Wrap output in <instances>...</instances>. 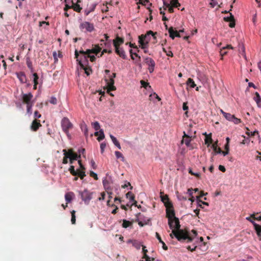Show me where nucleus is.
<instances>
[{
  "mask_svg": "<svg viewBox=\"0 0 261 261\" xmlns=\"http://www.w3.org/2000/svg\"><path fill=\"white\" fill-rule=\"evenodd\" d=\"M174 229H172V233L170 234L172 238L174 236L179 241H187V242H191L193 241L192 237L189 236L187 230L180 229L179 221L176 217L174 219Z\"/></svg>",
  "mask_w": 261,
  "mask_h": 261,
  "instance_id": "obj_1",
  "label": "nucleus"
},
{
  "mask_svg": "<svg viewBox=\"0 0 261 261\" xmlns=\"http://www.w3.org/2000/svg\"><path fill=\"white\" fill-rule=\"evenodd\" d=\"M64 157L62 163L64 164L68 163V159H69L70 164H72L74 161L77 160L81 158V154H77L73 151V149H69L67 151L66 149L63 150Z\"/></svg>",
  "mask_w": 261,
  "mask_h": 261,
  "instance_id": "obj_2",
  "label": "nucleus"
},
{
  "mask_svg": "<svg viewBox=\"0 0 261 261\" xmlns=\"http://www.w3.org/2000/svg\"><path fill=\"white\" fill-rule=\"evenodd\" d=\"M61 127L63 131L66 134L69 139L71 138V135L69 133L70 129L73 127V124L67 117H64L61 120Z\"/></svg>",
  "mask_w": 261,
  "mask_h": 261,
  "instance_id": "obj_3",
  "label": "nucleus"
},
{
  "mask_svg": "<svg viewBox=\"0 0 261 261\" xmlns=\"http://www.w3.org/2000/svg\"><path fill=\"white\" fill-rule=\"evenodd\" d=\"M80 53L81 54L79 61H77L79 64L81 68H84V66H87L88 64V54L90 53H87V50L84 51L83 50H80Z\"/></svg>",
  "mask_w": 261,
  "mask_h": 261,
  "instance_id": "obj_4",
  "label": "nucleus"
},
{
  "mask_svg": "<svg viewBox=\"0 0 261 261\" xmlns=\"http://www.w3.org/2000/svg\"><path fill=\"white\" fill-rule=\"evenodd\" d=\"M156 32L153 33L152 31H149L145 35H141L139 36V42H143L145 43H148L150 40L151 36L153 37L154 40L156 39L155 35Z\"/></svg>",
  "mask_w": 261,
  "mask_h": 261,
  "instance_id": "obj_5",
  "label": "nucleus"
},
{
  "mask_svg": "<svg viewBox=\"0 0 261 261\" xmlns=\"http://www.w3.org/2000/svg\"><path fill=\"white\" fill-rule=\"evenodd\" d=\"M33 97V94L30 92L29 93H22L21 94V99L23 103L26 105H29L30 103H34V101L32 100V98Z\"/></svg>",
  "mask_w": 261,
  "mask_h": 261,
  "instance_id": "obj_6",
  "label": "nucleus"
},
{
  "mask_svg": "<svg viewBox=\"0 0 261 261\" xmlns=\"http://www.w3.org/2000/svg\"><path fill=\"white\" fill-rule=\"evenodd\" d=\"M80 28L81 30L85 29L87 32H91L94 30V27L93 24L87 21H84L80 24Z\"/></svg>",
  "mask_w": 261,
  "mask_h": 261,
  "instance_id": "obj_7",
  "label": "nucleus"
},
{
  "mask_svg": "<svg viewBox=\"0 0 261 261\" xmlns=\"http://www.w3.org/2000/svg\"><path fill=\"white\" fill-rule=\"evenodd\" d=\"M145 63L148 66V69L150 73L153 72L155 67V62L154 60L149 57L144 58Z\"/></svg>",
  "mask_w": 261,
  "mask_h": 261,
  "instance_id": "obj_8",
  "label": "nucleus"
},
{
  "mask_svg": "<svg viewBox=\"0 0 261 261\" xmlns=\"http://www.w3.org/2000/svg\"><path fill=\"white\" fill-rule=\"evenodd\" d=\"M166 217L168 218V219H169V223H170V225H171L170 224V222H171V220L170 219H172V218H174L175 219V217H176L175 216V212H174V211L173 210V205L172 206H167L166 207Z\"/></svg>",
  "mask_w": 261,
  "mask_h": 261,
  "instance_id": "obj_9",
  "label": "nucleus"
},
{
  "mask_svg": "<svg viewBox=\"0 0 261 261\" xmlns=\"http://www.w3.org/2000/svg\"><path fill=\"white\" fill-rule=\"evenodd\" d=\"M81 198L85 203H88L92 199V193L90 192L87 190H85L83 192H81Z\"/></svg>",
  "mask_w": 261,
  "mask_h": 261,
  "instance_id": "obj_10",
  "label": "nucleus"
},
{
  "mask_svg": "<svg viewBox=\"0 0 261 261\" xmlns=\"http://www.w3.org/2000/svg\"><path fill=\"white\" fill-rule=\"evenodd\" d=\"M107 83V92L109 93L111 91H114L116 89L114 86V80L113 77H109V79H105Z\"/></svg>",
  "mask_w": 261,
  "mask_h": 261,
  "instance_id": "obj_11",
  "label": "nucleus"
},
{
  "mask_svg": "<svg viewBox=\"0 0 261 261\" xmlns=\"http://www.w3.org/2000/svg\"><path fill=\"white\" fill-rule=\"evenodd\" d=\"M161 201L164 203L165 207L167 206H172V203L169 200L168 196L167 195H164L163 192H160Z\"/></svg>",
  "mask_w": 261,
  "mask_h": 261,
  "instance_id": "obj_12",
  "label": "nucleus"
},
{
  "mask_svg": "<svg viewBox=\"0 0 261 261\" xmlns=\"http://www.w3.org/2000/svg\"><path fill=\"white\" fill-rule=\"evenodd\" d=\"M168 32L169 34L170 37L172 39H174L175 37H181V35L179 32H178L176 30H174V28L172 27L169 28Z\"/></svg>",
  "mask_w": 261,
  "mask_h": 261,
  "instance_id": "obj_13",
  "label": "nucleus"
},
{
  "mask_svg": "<svg viewBox=\"0 0 261 261\" xmlns=\"http://www.w3.org/2000/svg\"><path fill=\"white\" fill-rule=\"evenodd\" d=\"M115 53L119 56L120 57L122 58L123 59H126V56L125 55V51L123 49V48L121 47H117V45H115Z\"/></svg>",
  "mask_w": 261,
  "mask_h": 261,
  "instance_id": "obj_14",
  "label": "nucleus"
},
{
  "mask_svg": "<svg viewBox=\"0 0 261 261\" xmlns=\"http://www.w3.org/2000/svg\"><path fill=\"white\" fill-rule=\"evenodd\" d=\"M224 20L226 22H229V27L232 28L235 27V21L233 15L230 13L229 17H224Z\"/></svg>",
  "mask_w": 261,
  "mask_h": 261,
  "instance_id": "obj_15",
  "label": "nucleus"
},
{
  "mask_svg": "<svg viewBox=\"0 0 261 261\" xmlns=\"http://www.w3.org/2000/svg\"><path fill=\"white\" fill-rule=\"evenodd\" d=\"M101 49V47L98 45H95L93 48L91 49H87V53L90 54L93 53L95 54L96 55H97L98 54L100 51Z\"/></svg>",
  "mask_w": 261,
  "mask_h": 261,
  "instance_id": "obj_16",
  "label": "nucleus"
},
{
  "mask_svg": "<svg viewBox=\"0 0 261 261\" xmlns=\"http://www.w3.org/2000/svg\"><path fill=\"white\" fill-rule=\"evenodd\" d=\"M17 77L19 79L21 83L24 84L27 82V77L23 72H19L16 73Z\"/></svg>",
  "mask_w": 261,
  "mask_h": 261,
  "instance_id": "obj_17",
  "label": "nucleus"
},
{
  "mask_svg": "<svg viewBox=\"0 0 261 261\" xmlns=\"http://www.w3.org/2000/svg\"><path fill=\"white\" fill-rule=\"evenodd\" d=\"M124 43V39L119 36H117L115 39L113 40V45L115 47V45H117V47H120V45Z\"/></svg>",
  "mask_w": 261,
  "mask_h": 261,
  "instance_id": "obj_18",
  "label": "nucleus"
},
{
  "mask_svg": "<svg viewBox=\"0 0 261 261\" xmlns=\"http://www.w3.org/2000/svg\"><path fill=\"white\" fill-rule=\"evenodd\" d=\"M74 1H75V3L74 1H72V8L74 10V11L77 12H80L82 9L79 5L80 2H77V0H74Z\"/></svg>",
  "mask_w": 261,
  "mask_h": 261,
  "instance_id": "obj_19",
  "label": "nucleus"
},
{
  "mask_svg": "<svg viewBox=\"0 0 261 261\" xmlns=\"http://www.w3.org/2000/svg\"><path fill=\"white\" fill-rule=\"evenodd\" d=\"M191 141V139L190 136L187 135L184 132L182 142L184 143L187 146H189Z\"/></svg>",
  "mask_w": 261,
  "mask_h": 261,
  "instance_id": "obj_20",
  "label": "nucleus"
},
{
  "mask_svg": "<svg viewBox=\"0 0 261 261\" xmlns=\"http://www.w3.org/2000/svg\"><path fill=\"white\" fill-rule=\"evenodd\" d=\"M41 126V124L40 123V121H38L35 119L32 123L31 129L34 131H36Z\"/></svg>",
  "mask_w": 261,
  "mask_h": 261,
  "instance_id": "obj_21",
  "label": "nucleus"
},
{
  "mask_svg": "<svg viewBox=\"0 0 261 261\" xmlns=\"http://www.w3.org/2000/svg\"><path fill=\"white\" fill-rule=\"evenodd\" d=\"M254 228L259 240L261 241V225L257 224V223H254Z\"/></svg>",
  "mask_w": 261,
  "mask_h": 261,
  "instance_id": "obj_22",
  "label": "nucleus"
},
{
  "mask_svg": "<svg viewBox=\"0 0 261 261\" xmlns=\"http://www.w3.org/2000/svg\"><path fill=\"white\" fill-rule=\"evenodd\" d=\"M221 113L223 116L228 121H231L232 119L234 118V115H231L230 113H226L223 110H220Z\"/></svg>",
  "mask_w": 261,
  "mask_h": 261,
  "instance_id": "obj_23",
  "label": "nucleus"
},
{
  "mask_svg": "<svg viewBox=\"0 0 261 261\" xmlns=\"http://www.w3.org/2000/svg\"><path fill=\"white\" fill-rule=\"evenodd\" d=\"M73 195L74 194L73 192H68L65 194V198L67 202V204L71 202Z\"/></svg>",
  "mask_w": 261,
  "mask_h": 261,
  "instance_id": "obj_24",
  "label": "nucleus"
},
{
  "mask_svg": "<svg viewBox=\"0 0 261 261\" xmlns=\"http://www.w3.org/2000/svg\"><path fill=\"white\" fill-rule=\"evenodd\" d=\"M102 184L105 189L107 190H111L110 188V182L107 178H105L102 180Z\"/></svg>",
  "mask_w": 261,
  "mask_h": 261,
  "instance_id": "obj_25",
  "label": "nucleus"
},
{
  "mask_svg": "<svg viewBox=\"0 0 261 261\" xmlns=\"http://www.w3.org/2000/svg\"><path fill=\"white\" fill-rule=\"evenodd\" d=\"M110 137L115 146H116L119 149H121V146L117 139L112 135H110Z\"/></svg>",
  "mask_w": 261,
  "mask_h": 261,
  "instance_id": "obj_26",
  "label": "nucleus"
},
{
  "mask_svg": "<svg viewBox=\"0 0 261 261\" xmlns=\"http://www.w3.org/2000/svg\"><path fill=\"white\" fill-rule=\"evenodd\" d=\"M253 99L256 101L258 106H259V105L261 103V97L258 92H255Z\"/></svg>",
  "mask_w": 261,
  "mask_h": 261,
  "instance_id": "obj_27",
  "label": "nucleus"
},
{
  "mask_svg": "<svg viewBox=\"0 0 261 261\" xmlns=\"http://www.w3.org/2000/svg\"><path fill=\"white\" fill-rule=\"evenodd\" d=\"M212 147L213 148L214 151L216 153H221L222 152V150L220 148L217 147V142H215L212 145Z\"/></svg>",
  "mask_w": 261,
  "mask_h": 261,
  "instance_id": "obj_28",
  "label": "nucleus"
},
{
  "mask_svg": "<svg viewBox=\"0 0 261 261\" xmlns=\"http://www.w3.org/2000/svg\"><path fill=\"white\" fill-rule=\"evenodd\" d=\"M205 135H206V137L205 139V143L206 144H207L208 146L210 144L212 143V142H213V140L211 137V134H210L209 135H207L205 134Z\"/></svg>",
  "mask_w": 261,
  "mask_h": 261,
  "instance_id": "obj_29",
  "label": "nucleus"
},
{
  "mask_svg": "<svg viewBox=\"0 0 261 261\" xmlns=\"http://www.w3.org/2000/svg\"><path fill=\"white\" fill-rule=\"evenodd\" d=\"M187 84L191 88H194L196 86L194 81L191 78H189L187 81Z\"/></svg>",
  "mask_w": 261,
  "mask_h": 261,
  "instance_id": "obj_30",
  "label": "nucleus"
},
{
  "mask_svg": "<svg viewBox=\"0 0 261 261\" xmlns=\"http://www.w3.org/2000/svg\"><path fill=\"white\" fill-rule=\"evenodd\" d=\"M33 76H34V89H37V85H38V76L37 75V74L36 73H34L33 74Z\"/></svg>",
  "mask_w": 261,
  "mask_h": 261,
  "instance_id": "obj_31",
  "label": "nucleus"
},
{
  "mask_svg": "<svg viewBox=\"0 0 261 261\" xmlns=\"http://www.w3.org/2000/svg\"><path fill=\"white\" fill-rule=\"evenodd\" d=\"M69 171L70 173L73 175V176H77V174L78 173L77 170H75L74 169V166L73 165L70 166V167L69 168Z\"/></svg>",
  "mask_w": 261,
  "mask_h": 261,
  "instance_id": "obj_32",
  "label": "nucleus"
},
{
  "mask_svg": "<svg viewBox=\"0 0 261 261\" xmlns=\"http://www.w3.org/2000/svg\"><path fill=\"white\" fill-rule=\"evenodd\" d=\"M78 173L77 175L80 177L81 179H83L86 176L85 170L77 169Z\"/></svg>",
  "mask_w": 261,
  "mask_h": 261,
  "instance_id": "obj_33",
  "label": "nucleus"
},
{
  "mask_svg": "<svg viewBox=\"0 0 261 261\" xmlns=\"http://www.w3.org/2000/svg\"><path fill=\"white\" fill-rule=\"evenodd\" d=\"M132 225V223L129 221L126 220H123V223L122 226L123 228H127L128 227L131 226Z\"/></svg>",
  "mask_w": 261,
  "mask_h": 261,
  "instance_id": "obj_34",
  "label": "nucleus"
},
{
  "mask_svg": "<svg viewBox=\"0 0 261 261\" xmlns=\"http://www.w3.org/2000/svg\"><path fill=\"white\" fill-rule=\"evenodd\" d=\"M126 197L132 201H135V195L131 192H128L126 194Z\"/></svg>",
  "mask_w": 261,
  "mask_h": 261,
  "instance_id": "obj_35",
  "label": "nucleus"
},
{
  "mask_svg": "<svg viewBox=\"0 0 261 261\" xmlns=\"http://www.w3.org/2000/svg\"><path fill=\"white\" fill-rule=\"evenodd\" d=\"M129 53L130 54V57L132 60H134V55L137 58H139V61H141V57L136 53H133V50L130 49L129 50Z\"/></svg>",
  "mask_w": 261,
  "mask_h": 261,
  "instance_id": "obj_36",
  "label": "nucleus"
},
{
  "mask_svg": "<svg viewBox=\"0 0 261 261\" xmlns=\"http://www.w3.org/2000/svg\"><path fill=\"white\" fill-rule=\"evenodd\" d=\"M170 4L172 6L175 8H178L180 5V4L178 3V0H171Z\"/></svg>",
  "mask_w": 261,
  "mask_h": 261,
  "instance_id": "obj_37",
  "label": "nucleus"
},
{
  "mask_svg": "<svg viewBox=\"0 0 261 261\" xmlns=\"http://www.w3.org/2000/svg\"><path fill=\"white\" fill-rule=\"evenodd\" d=\"M71 221L72 224H74L75 223L76 221V218H75V211L73 210L71 212Z\"/></svg>",
  "mask_w": 261,
  "mask_h": 261,
  "instance_id": "obj_38",
  "label": "nucleus"
},
{
  "mask_svg": "<svg viewBox=\"0 0 261 261\" xmlns=\"http://www.w3.org/2000/svg\"><path fill=\"white\" fill-rule=\"evenodd\" d=\"M92 125L96 131L98 130L100 128L99 123L97 121L92 123Z\"/></svg>",
  "mask_w": 261,
  "mask_h": 261,
  "instance_id": "obj_39",
  "label": "nucleus"
},
{
  "mask_svg": "<svg viewBox=\"0 0 261 261\" xmlns=\"http://www.w3.org/2000/svg\"><path fill=\"white\" fill-rule=\"evenodd\" d=\"M81 129L84 131L85 135L87 137L88 136V130L87 125L85 124L82 125Z\"/></svg>",
  "mask_w": 261,
  "mask_h": 261,
  "instance_id": "obj_40",
  "label": "nucleus"
},
{
  "mask_svg": "<svg viewBox=\"0 0 261 261\" xmlns=\"http://www.w3.org/2000/svg\"><path fill=\"white\" fill-rule=\"evenodd\" d=\"M33 105H34V103H30L29 105H27V113L28 114H32V107H33Z\"/></svg>",
  "mask_w": 261,
  "mask_h": 261,
  "instance_id": "obj_41",
  "label": "nucleus"
},
{
  "mask_svg": "<svg viewBox=\"0 0 261 261\" xmlns=\"http://www.w3.org/2000/svg\"><path fill=\"white\" fill-rule=\"evenodd\" d=\"M85 70V73L89 75L92 72L91 69L90 67H87L86 66H84V68H82Z\"/></svg>",
  "mask_w": 261,
  "mask_h": 261,
  "instance_id": "obj_42",
  "label": "nucleus"
},
{
  "mask_svg": "<svg viewBox=\"0 0 261 261\" xmlns=\"http://www.w3.org/2000/svg\"><path fill=\"white\" fill-rule=\"evenodd\" d=\"M99 136L97 138V140L100 141L105 138V135L102 130H99Z\"/></svg>",
  "mask_w": 261,
  "mask_h": 261,
  "instance_id": "obj_43",
  "label": "nucleus"
},
{
  "mask_svg": "<svg viewBox=\"0 0 261 261\" xmlns=\"http://www.w3.org/2000/svg\"><path fill=\"white\" fill-rule=\"evenodd\" d=\"M247 132H246V134L248 136H254L256 134H258V132L257 131V130H255V131H254L253 132H249V129L248 128H247Z\"/></svg>",
  "mask_w": 261,
  "mask_h": 261,
  "instance_id": "obj_44",
  "label": "nucleus"
},
{
  "mask_svg": "<svg viewBox=\"0 0 261 261\" xmlns=\"http://www.w3.org/2000/svg\"><path fill=\"white\" fill-rule=\"evenodd\" d=\"M140 44V46L142 49H147L148 47V43H145L143 42H139Z\"/></svg>",
  "mask_w": 261,
  "mask_h": 261,
  "instance_id": "obj_45",
  "label": "nucleus"
},
{
  "mask_svg": "<svg viewBox=\"0 0 261 261\" xmlns=\"http://www.w3.org/2000/svg\"><path fill=\"white\" fill-rule=\"evenodd\" d=\"M189 173L192 175L195 176L197 178H200V174L199 173H195L192 171L191 169H189Z\"/></svg>",
  "mask_w": 261,
  "mask_h": 261,
  "instance_id": "obj_46",
  "label": "nucleus"
},
{
  "mask_svg": "<svg viewBox=\"0 0 261 261\" xmlns=\"http://www.w3.org/2000/svg\"><path fill=\"white\" fill-rule=\"evenodd\" d=\"M90 176L93 177L95 180H98V176L97 174L93 171H91L90 172Z\"/></svg>",
  "mask_w": 261,
  "mask_h": 261,
  "instance_id": "obj_47",
  "label": "nucleus"
},
{
  "mask_svg": "<svg viewBox=\"0 0 261 261\" xmlns=\"http://www.w3.org/2000/svg\"><path fill=\"white\" fill-rule=\"evenodd\" d=\"M115 154L117 159L122 158V160H123L124 157L123 156L122 154L120 152L116 151H115Z\"/></svg>",
  "mask_w": 261,
  "mask_h": 261,
  "instance_id": "obj_48",
  "label": "nucleus"
},
{
  "mask_svg": "<svg viewBox=\"0 0 261 261\" xmlns=\"http://www.w3.org/2000/svg\"><path fill=\"white\" fill-rule=\"evenodd\" d=\"M231 121L233 122L234 124H238L241 122V120L240 119L236 118L234 116V118L232 119Z\"/></svg>",
  "mask_w": 261,
  "mask_h": 261,
  "instance_id": "obj_49",
  "label": "nucleus"
},
{
  "mask_svg": "<svg viewBox=\"0 0 261 261\" xmlns=\"http://www.w3.org/2000/svg\"><path fill=\"white\" fill-rule=\"evenodd\" d=\"M170 219L171 220V222H170L171 225H170L169 221H168V224H169V227L170 228V229H173L174 228V225H175L174 224V218H172V219Z\"/></svg>",
  "mask_w": 261,
  "mask_h": 261,
  "instance_id": "obj_50",
  "label": "nucleus"
},
{
  "mask_svg": "<svg viewBox=\"0 0 261 261\" xmlns=\"http://www.w3.org/2000/svg\"><path fill=\"white\" fill-rule=\"evenodd\" d=\"M191 234H190L189 233H188V235L189 237H192V238H193V240L194 239V238L197 235V232L196 231V230H192L191 231Z\"/></svg>",
  "mask_w": 261,
  "mask_h": 261,
  "instance_id": "obj_51",
  "label": "nucleus"
},
{
  "mask_svg": "<svg viewBox=\"0 0 261 261\" xmlns=\"http://www.w3.org/2000/svg\"><path fill=\"white\" fill-rule=\"evenodd\" d=\"M173 7H174L171 6L170 4H167V8L168 9V11L170 13H172L174 12Z\"/></svg>",
  "mask_w": 261,
  "mask_h": 261,
  "instance_id": "obj_52",
  "label": "nucleus"
},
{
  "mask_svg": "<svg viewBox=\"0 0 261 261\" xmlns=\"http://www.w3.org/2000/svg\"><path fill=\"white\" fill-rule=\"evenodd\" d=\"M49 102H50V103H51L53 105H56V104H57V98L55 97H51L50 99L49 100Z\"/></svg>",
  "mask_w": 261,
  "mask_h": 261,
  "instance_id": "obj_53",
  "label": "nucleus"
},
{
  "mask_svg": "<svg viewBox=\"0 0 261 261\" xmlns=\"http://www.w3.org/2000/svg\"><path fill=\"white\" fill-rule=\"evenodd\" d=\"M220 54L221 56L222 57L226 55L227 51H226L225 48L223 47L222 49H221L220 51Z\"/></svg>",
  "mask_w": 261,
  "mask_h": 261,
  "instance_id": "obj_54",
  "label": "nucleus"
},
{
  "mask_svg": "<svg viewBox=\"0 0 261 261\" xmlns=\"http://www.w3.org/2000/svg\"><path fill=\"white\" fill-rule=\"evenodd\" d=\"M106 147V143H102L100 144V150L101 152L102 153L105 150V148Z\"/></svg>",
  "mask_w": 261,
  "mask_h": 261,
  "instance_id": "obj_55",
  "label": "nucleus"
},
{
  "mask_svg": "<svg viewBox=\"0 0 261 261\" xmlns=\"http://www.w3.org/2000/svg\"><path fill=\"white\" fill-rule=\"evenodd\" d=\"M88 58L90 59L91 62H93L95 61L96 58L94 55H91V54H88Z\"/></svg>",
  "mask_w": 261,
  "mask_h": 261,
  "instance_id": "obj_56",
  "label": "nucleus"
},
{
  "mask_svg": "<svg viewBox=\"0 0 261 261\" xmlns=\"http://www.w3.org/2000/svg\"><path fill=\"white\" fill-rule=\"evenodd\" d=\"M207 194V193H204L203 191H200V195L197 197V199L200 200L199 198L202 197L204 195H206Z\"/></svg>",
  "mask_w": 261,
  "mask_h": 261,
  "instance_id": "obj_57",
  "label": "nucleus"
},
{
  "mask_svg": "<svg viewBox=\"0 0 261 261\" xmlns=\"http://www.w3.org/2000/svg\"><path fill=\"white\" fill-rule=\"evenodd\" d=\"M78 163H79V164L80 165V170H85V168L83 165V164L82 163V161L81 160L78 159Z\"/></svg>",
  "mask_w": 261,
  "mask_h": 261,
  "instance_id": "obj_58",
  "label": "nucleus"
},
{
  "mask_svg": "<svg viewBox=\"0 0 261 261\" xmlns=\"http://www.w3.org/2000/svg\"><path fill=\"white\" fill-rule=\"evenodd\" d=\"M41 116V114L39 113L37 111H36L34 113V117L35 118H39Z\"/></svg>",
  "mask_w": 261,
  "mask_h": 261,
  "instance_id": "obj_59",
  "label": "nucleus"
},
{
  "mask_svg": "<svg viewBox=\"0 0 261 261\" xmlns=\"http://www.w3.org/2000/svg\"><path fill=\"white\" fill-rule=\"evenodd\" d=\"M90 164H91V165L93 169H95L96 168V165L94 161V160H92L90 161Z\"/></svg>",
  "mask_w": 261,
  "mask_h": 261,
  "instance_id": "obj_60",
  "label": "nucleus"
},
{
  "mask_svg": "<svg viewBox=\"0 0 261 261\" xmlns=\"http://www.w3.org/2000/svg\"><path fill=\"white\" fill-rule=\"evenodd\" d=\"M140 82H141V84L142 86L143 87H144L145 88H146L147 85H148V84H149L148 83H146V82H145V81H144L143 80L141 81Z\"/></svg>",
  "mask_w": 261,
  "mask_h": 261,
  "instance_id": "obj_61",
  "label": "nucleus"
},
{
  "mask_svg": "<svg viewBox=\"0 0 261 261\" xmlns=\"http://www.w3.org/2000/svg\"><path fill=\"white\" fill-rule=\"evenodd\" d=\"M100 195L101 196L98 198V200L99 201L104 200L105 198V193L104 192H102L100 193Z\"/></svg>",
  "mask_w": 261,
  "mask_h": 261,
  "instance_id": "obj_62",
  "label": "nucleus"
},
{
  "mask_svg": "<svg viewBox=\"0 0 261 261\" xmlns=\"http://www.w3.org/2000/svg\"><path fill=\"white\" fill-rule=\"evenodd\" d=\"M155 236H156V237L157 238V239L159 240V241L162 243L163 241H162V239H161V237H160V234H159V233L158 232H156L155 233Z\"/></svg>",
  "mask_w": 261,
  "mask_h": 261,
  "instance_id": "obj_63",
  "label": "nucleus"
},
{
  "mask_svg": "<svg viewBox=\"0 0 261 261\" xmlns=\"http://www.w3.org/2000/svg\"><path fill=\"white\" fill-rule=\"evenodd\" d=\"M219 169L223 172H224L226 171L225 167L222 165L219 166Z\"/></svg>",
  "mask_w": 261,
  "mask_h": 261,
  "instance_id": "obj_64",
  "label": "nucleus"
}]
</instances>
